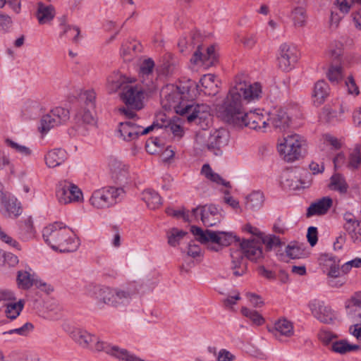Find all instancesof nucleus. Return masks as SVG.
I'll return each instance as SVG.
<instances>
[{"label": "nucleus", "instance_id": "obj_1", "mask_svg": "<svg viewBox=\"0 0 361 361\" xmlns=\"http://www.w3.org/2000/svg\"><path fill=\"white\" fill-rule=\"evenodd\" d=\"M197 85L194 81L188 80L176 87H167L162 90L165 106L173 108L176 114L185 116L190 123L195 122L202 128L207 126L212 120L210 107L204 104H195Z\"/></svg>", "mask_w": 361, "mask_h": 361}, {"label": "nucleus", "instance_id": "obj_2", "mask_svg": "<svg viewBox=\"0 0 361 361\" xmlns=\"http://www.w3.org/2000/svg\"><path fill=\"white\" fill-rule=\"evenodd\" d=\"M262 88L259 82L247 84L245 82H235L230 89L228 94L223 104L218 106L219 115L237 112L240 114V109H243V102L247 103L258 100L262 97Z\"/></svg>", "mask_w": 361, "mask_h": 361}, {"label": "nucleus", "instance_id": "obj_3", "mask_svg": "<svg viewBox=\"0 0 361 361\" xmlns=\"http://www.w3.org/2000/svg\"><path fill=\"white\" fill-rule=\"evenodd\" d=\"M201 35L200 32H195L188 37L180 39L178 47L181 53H189L197 46L190 62L195 66H203L205 68L217 66L220 65L219 53L215 45H210L204 48L201 44Z\"/></svg>", "mask_w": 361, "mask_h": 361}, {"label": "nucleus", "instance_id": "obj_4", "mask_svg": "<svg viewBox=\"0 0 361 361\" xmlns=\"http://www.w3.org/2000/svg\"><path fill=\"white\" fill-rule=\"evenodd\" d=\"M42 236L47 245L61 252H74L80 245L75 232L62 222H54L44 228Z\"/></svg>", "mask_w": 361, "mask_h": 361}, {"label": "nucleus", "instance_id": "obj_5", "mask_svg": "<svg viewBox=\"0 0 361 361\" xmlns=\"http://www.w3.org/2000/svg\"><path fill=\"white\" fill-rule=\"evenodd\" d=\"M88 290L99 306L111 307L126 305L136 293L131 286L110 287L93 284L88 286Z\"/></svg>", "mask_w": 361, "mask_h": 361}, {"label": "nucleus", "instance_id": "obj_6", "mask_svg": "<svg viewBox=\"0 0 361 361\" xmlns=\"http://www.w3.org/2000/svg\"><path fill=\"white\" fill-rule=\"evenodd\" d=\"M240 249L232 250L231 252V269L235 276L243 275L246 271L245 261L243 255L252 261H257L262 257L261 242L258 239L243 240L239 244Z\"/></svg>", "mask_w": 361, "mask_h": 361}, {"label": "nucleus", "instance_id": "obj_7", "mask_svg": "<svg viewBox=\"0 0 361 361\" xmlns=\"http://www.w3.org/2000/svg\"><path fill=\"white\" fill-rule=\"evenodd\" d=\"M219 116L226 123L238 128L247 126L254 130H264L269 123V112L264 110L245 113L244 109H240V114L229 112Z\"/></svg>", "mask_w": 361, "mask_h": 361}, {"label": "nucleus", "instance_id": "obj_8", "mask_svg": "<svg viewBox=\"0 0 361 361\" xmlns=\"http://www.w3.org/2000/svg\"><path fill=\"white\" fill-rule=\"evenodd\" d=\"M229 140V133L224 128L213 129L210 132L202 131L196 135L197 145L215 156L222 154L223 149L228 145Z\"/></svg>", "mask_w": 361, "mask_h": 361}, {"label": "nucleus", "instance_id": "obj_9", "mask_svg": "<svg viewBox=\"0 0 361 361\" xmlns=\"http://www.w3.org/2000/svg\"><path fill=\"white\" fill-rule=\"evenodd\" d=\"M190 231L200 243L212 244L209 248L214 251H218L220 246H228L233 242L240 240L231 232L203 231L195 226H191Z\"/></svg>", "mask_w": 361, "mask_h": 361}, {"label": "nucleus", "instance_id": "obj_10", "mask_svg": "<svg viewBox=\"0 0 361 361\" xmlns=\"http://www.w3.org/2000/svg\"><path fill=\"white\" fill-rule=\"evenodd\" d=\"M306 147L305 137L293 133L283 137L278 145V150L285 161L292 162L303 157Z\"/></svg>", "mask_w": 361, "mask_h": 361}, {"label": "nucleus", "instance_id": "obj_11", "mask_svg": "<svg viewBox=\"0 0 361 361\" xmlns=\"http://www.w3.org/2000/svg\"><path fill=\"white\" fill-rule=\"evenodd\" d=\"M121 99L128 107L120 108V113L126 118L133 119L136 116L135 110H140L143 107V90L139 86L127 84L122 89Z\"/></svg>", "mask_w": 361, "mask_h": 361}, {"label": "nucleus", "instance_id": "obj_12", "mask_svg": "<svg viewBox=\"0 0 361 361\" xmlns=\"http://www.w3.org/2000/svg\"><path fill=\"white\" fill-rule=\"evenodd\" d=\"M70 118L69 111L65 108L57 106L44 115L38 127L42 135L47 134L51 128L64 124Z\"/></svg>", "mask_w": 361, "mask_h": 361}, {"label": "nucleus", "instance_id": "obj_13", "mask_svg": "<svg viewBox=\"0 0 361 361\" xmlns=\"http://www.w3.org/2000/svg\"><path fill=\"white\" fill-rule=\"evenodd\" d=\"M345 307L354 322L349 326V334L361 341V291L354 293L346 302Z\"/></svg>", "mask_w": 361, "mask_h": 361}, {"label": "nucleus", "instance_id": "obj_14", "mask_svg": "<svg viewBox=\"0 0 361 361\" xmlns=\"http://www.w3.org/2000/svg\"><path fill=\"white\" fill-rule=\"evenodd\" d=\"M161 128V126L155 123L145 128L134 121H128L119 123L118 133L123 140L131 142L137 139L140 135L148 134L154 128Z\"/></svg>", "mask_w": 361, "mask_h": 361}, {"label": "nucleus", "instance_id": "obj_15", "mask_svg": "<svg viewBox=\"0 0 361 361\" xmlns=\"http://www.w3.org/2000/svg\"><path fill=\"white\" fill-rule=\"evenodd\" d=\"M56 193L59 202L63 204L81 202L83 200L81 190L76 185L66 180L59 182Z\"/></svg>", "mask_w": 361, "mask_h": 361}, {"label": "nucleus", "instance_id": "obj_16", "mask_svg": "<svg viewBox=\"0 0 361 361\" xmlns=\"http://www.w3.org/2000/svg\"><path fill=\"white\" fill-rule=\"evenodd\" d=\"M308 173L302 169L295 168L284 171L281 176V183L291 190H298L309 186L310 181L304 178Z\"/></svg>", "mask_w": 361, "mask_h": 361}, {"label": "nucleus", "instance_id": "obj_17", "mask_svg": "<svg viewBox=\"0 0 361 361\" xmlns=\"http://www.w3.org/2000/svg\"><path fill=\"white\" fill-rule=\"evenodd\" d=\"M0 212L7 218H16L21 214L18 200L8 192L0 190Z\"/></svg>", "mask_w": 361, "mask_h": 361}, {"label": "nucleus", "instance_id": "obj_18", "mask_svg": "<svg viewBox=\"0 0 361 361\" xmlns=\"http://www.w3.org/2000/svg\"><path fill=\"white\" fill-rule=\"evenodd\" d=\"M192 215L195 219L200 216L201 221L205 226H213L221 221V214L214 205H204L198 207L192 210Z\"/></svg>", "mask_w": 361, "mask_h": 361}, {"label": "nucleus", "instance_id": "obj_19", "mask_svg": "<svg viewBox=\"0 0 361 361\" xmlns=\"http://www.w3.org/2000/svg\"><path fill=\"white\" fill-rule=\"evenodd\" d=\"M109 166L111 178L115 182L120 185H125L131 181L128 165L116 158H111L109 161Z\"/></svg>", "mask_w": 361, "mask_h": 361}, {"label": "nucleus", "instance_id": "obj_20", "mask_svg": "<svg viewBox=\"0 0 361 361\" xmlns=\"http://www.w3.org/2000/svg\"><path fill=\"white\" fill-rule=\"evenodd\" d=\"M312 314L319 321L325 324H331L336 317L331 307L326 306L322 300L314 299L308 303Z\"/></svg>", "mask_w": 361, "mask_h": 361}, {"label": "nucleus", "instance_id": "obj_21", "mask_svg": "<svg viewBox=\"0 0 361 361\" xmlns=\"http://www.w3.org/2000/svg\"><path fill=\"white\" fill-rule=\"evenodd\" d=\"M300 56L299 51L293 44H282L279 50L277 58L279 66L281 68L294 66Z\"/></svg>", "mask_w": 361, "mask_h": 361}, {"label": "nucleus", "instance_id": "obj_22", "mask_svg": "<svg viewBox=\"0 0 361 361\" xmlns=\"http://www.w3.org/2000/svg\"><path fill=\"white\" fill-rule=\"evenodd\" d=\"M16 281L18 288L23 290H28L32 286L44 290V288L47 286V284L39 280L30 268L27 270L18 271L17 272Z\"/></svg>", "mask_w": 361, "mask_h": 361}, {"label": "nucleus", "instance_id": "obj_23", "mask_svg": "<svg viewBox=\"0 0 361 361\" xmlns=\"http://www.w3.org/2000/svg\"><path fill=\"white\" fill-rule=\"evenodd\" d=\"M345 223L343 228L352 241L355 243L361 242V220L357 219L352 213L343 214Z\"/></svg>", "mask_w": 361, "mask_h": 361}, {"label": "nucleus", "instance_id": "obj_24", "mask_svg": "<svg viewBox=\"0 0 361 361\" xmlns=\"http://www.w3.org/2000/svg\"><path fill=\"white\" fill-rule=\"evenodd\" d=\"M345 107L341 104L338 109H334L330 106H325L322 108L319 118L326 123L335 125L342 122L345 119Z\"/></svg>", "mask_w": 361, "mask_h": 361}, {"label": "nucleus", "instance_id": "obj_25", "mask_svg": "<svg viewBox=\"0 0 361 361\" xmlns=\"http://www.w3.org/2000/svg\"><path fill=\"white\" fill-rule=\"evenodd\" d=\"M142 44L133 38L126 39L121 44L120 56L125 62L131 61L137 54L142 51Z\"/></svg>", "mask_w": 361, "mask_h": 361}, {"label": "nucleus", "instance_id": "obj_26", "mask_svg": "<svg viewBox=\"0 0 361 361\" xmlns=\"http://www.w3.org/2000/svg\"><path fill=\"white\" fill-rule=\"evenodd\" d=\"M330 94V87L324 80H319L314 85L312 92V104L319 107L322 105Z\"/></svg>", "mask_w": 361, "mask_h": 361}, {"label": "nucleus", "instance_id": "obj_27", "mask_svg": "<svg viewBox=\"0 0 361 361\" xmlns=\"http://www.w3.org/2000/svg\"><path fill=\"white\" fill-rule=\"evenodd\" d=\"M268 127H274L280 130H284L289 125L290 118L287 113L281 109H275L269 112Z\"/></svg>", "mask_w": 361, "mask_h": 361}, {"label": "nucleus", "instance_id": "obj_28", "mask_svg": "<svg viewBox=\"0 0 361 361\" xmlns=\"http://www.w3.org/2000/svg\"><path fill=\"white\" fill-rule=\"evenodd\" d=\"M268 331L280 341L281 336L290 337L294 333L292 323L286 319H279L272 327L268 328Z\"/></svg>", "mask_w": 361, "mask_h": 361}, {"label": "nucleus", "instance_id": "obj_29", "mask_svg": "<svg viewBox=\"0 0 361 361\" xmlns=\"http://www.w3.org/2000/svg\"><path fill=\"white\" fill-rule=\"evenodd\" d=\"M319 262L327 269L328 279L332 277L340 276L341 271L339 268V259L330 254L326 253L320 256Z\"/></svg>", "mask_w": 361, "mask_h": 361}, {"label": "nucleus", "instance_id": "obj_30", "mask_svg": "<svg viewBox=\"0 0 361 361\" xmlns=\"http://www.w3.org/2000/svg\"><path fill=\"white\" fill-rule=\"evenodd\" d=\"M90 203L97 209H104L112 205L105 188L94 191L90 199Z\"/></svg>", "mask_w": 361, "mask_h": 361}, {"label": "nucleus", "instance_id": "obj_31", "mask_svg": "<svg viewBox=\"0 0 361 361\" xmlns=\"http://www.w3.org/2000/svg\"><path fill=\"white\" fill-rule=\"evenodd\" d=\"M331 205L332 200L330 197H322L310 205L307 210V216L323 215L328 212Z\"/></svg>", "mask_w": 361, "mask_h": 361}, {"label": "nucleus", "instance_id": "obj_32", "mask_svg": "<svg viewBox=\"0 0 361 361\" xmlns=\"http://www.w3.org/2000/svg\"><path fill=\"white\" fill-rule=\"evenodd\" d=\"M66 159V152L61 148L51 149L44 156L45 164L49 168H54L60 166Z\"/></svg>", "mask_w": 361, "mask_h": 361}, {"label": "nucleus", "instance_id": "obj_33", "mask_svg": "<svg viewBox=\"0 0 361 361\" xmlns=\"http://www.w3.org/2000/svg\"><path fill=\"white\" fill-rule=\"evenodd\" d=\"M69 334L82 348H90V345L96 340L94 336L81 329L74 328L69 332Z\"/></svg>", "mask_w": 361, "mask_h": 361}, {"label": "nucleus", "instance_id": "obj_34", "mask_svg": "<svg viewBox=\"0 0 361 361\" xmlns=\"http://www.w3.org/2000/svg\"><path fill=\"white\" fill-rule=\"evenodd\" d=\"M331 349L334 353L345 355L351 352L360 350L361 347L359 345L350 343L346 339H341L333 342Z\"/></svg>", "mask_w": 361, "mask_h": 361}, {"label": "nucleus", "instance_id": "obj_35", "mask_svg": "<svg viewBox=\"0 0 361 361\" xmlns=\"http://www.w3.org/2000/svg\"><path fill=\"white\" fill-rule=\"evenodd\" d=\"M202 87H204L206 93L210 95H216L219 92L221 81L214 75L206 74L200 79Z\"/></svg>", "mask_w": 361, "mask_h": 361}, {"label": "nucleus", "instance_id": "obj_36", "mask_svg": "<svg viewBox=\"0 0 361 361\" xmlns=\"http://www.w3.org/2000/svg\"><path fill=\"white\" fill-rule=\"evenodd\" d=\"M142 199L145 202L147 206L151 209H155L161 204L160 195L151 189H147L142 194Z\"/></svg>", "mask_w": 361, "mask_h": 361}, {"label": "nucleus", "instance_id": "obj_37", "mask_svg": "<svg viewBox=\"0 0 361 361\" xmlns=\"http://www.w3.org/2000/svg\"><path fill=\"white\" fill-rule=\"evenodd\" d=\"M264 197L262 192L254 191L247 197L246 208L252 211L259 210L263 206Z\"/></svg>", "mask_w": 361, "mask_h": 361}, {"label": "nucleus", "instance_id": "obj_38", "mask_svg": "<svg viewBox=\"0 0 361 361\" xmlns=\"http://www.w3.org/2000/svg\"><path fill=\"white\" fill-rule=\"evenodd\" d=\"M126 78L121 75L118 72H114L113 75L109 76L107 79V89L109 93H114L118 89H123L126 85Z\"/></svg>", "mask_w": 361, "mask_h": 361}, {"label": "nucleus", "instance_id": "obj_39", "mask_svg": "<svg viewBox=\"0 0 361 361\" xmlns=\"http://www.w3.org/2000/svg\"><path fill=\"white\" fill-rule=\"evenodd\" d=\"M94 108L82 107L75 115V119L78 122H81L85 124H94L95 123L94 118Z\"/></svg>", "mask_w": 361, "mask_h": 361}, {"label": "nucleus", "instance_id": "obj_40", "mask_svg": "<svg viewBox=\"0 0 361 361\" xmlns=\"http://www.w3.org/2000/svg\"><path fill=\"white\" fill-rule=\"evenodd\" d=\"M54 16V9L51 6H44L39 3L38 4L37 17L41 24L51 20Z\"/></svg>", "mask_w": 361, "mask_h": 361}, {"label": "nucleus", "instance_id": "obj_41", "mask_svg": "<svg viewBox=\"0 0 361 361\" xmlns=\"http://www.w3.org/2000/svg\"><path fill=\"white\" fill-rule=\"evenodd\" d=\"M307 18L306 11L302 7H296L292 11L291 18L295 27H305L307 23Z\"/></svg>", "mask_w": 361, "mask_h": 361}, {"label": "nucleus", "instance_id": "obj_42", "mask_svg": "<svg viewBox=\"0 0 361 361\" xmlns=\"http://www.w3.org/2000/svg\"><path fill=\"white\" fill-rule=\"evenodd\" d=\"M201 173L204 175L207 179L216 183L218 184H221L225 185L226 187H230L229 182L225 181L219 174L214 173L210 166L209 164H204L202 166Z\"/></svg>", "mask_w": 361, "mask_h": 361}, {"label": "nucleus", "instance_id": "obj_43", "mask_svg": "<svg viewBox=\"0 0 361 361\" xmlns=\"http://www.w3.org/2000/svg\"><path fill=\"white\" fill-rule=\"evenodd\" d=\"M6 307L5 313L6 317L9 319H16L22 311L24 302L22 300H19L18 302H8L4 304Z\"/></svg>", "mask_w": 361, "mask_h": 361}, {"label": "nucleus", "instance_id": "obj_44", "mask_svg": "<svg viewBox=\"0 0 361 361\" xmlns=\"http://www.w3.org/2000/svg\"><path fill=\"white\" fill-rule=\"evenodd\" d=\"M187 234L186 232L176 228H172L167 231L166 235L168 243L173 247L177 246L183 238Z\"/></svg>", "mask_w": 361, "mask_h": 361}, {"label": "nucleus", "instance_id": "obj_45", "mask_svg": "<svg viewBox=\"0 0 361 361\" xmlns=\"http://www.w3.org/2000/svg\"><path fill=\"white\" fill-rule=\"evenodd\" d=\"M361 164L360 147L356 145L349 154L347 166L350 169H356Z\"/></svg>", "mask_w": 361, "mask_h": 361}, {"label": "nucleus", "instance_id": "obj_46", "mask_svg": "<svg viewBox=\"0 0 361 361\" xmlns=\"http://www.w3.org/2000/svg\"><path fill=\"white\" fill-rule=\"evenodd\" d=\"M286 253L291 259H300L306 256V252L297 243H290L286 247Z\"/></svg>", "mask_w": 361, "mask_h": 361}, {"label": "nucleus", "instance_id": "obj_47", "mask_svg": "<svg viewBox=\"0 0 361 361\" xmlns=\"http://www.w3.org/2000/svg\"><path fill=\"white\" fill-rule=\"evenodd\" d=\"M241 312L243 316L250 319L252 323L257 326H261L265 322L263 317L255 310H250L247 307H242Z\"/></svg>", "mask_w": 361, "mask_h": 361}, {"label": "nucleus", "instance_id": "obj_48", "mask_svg": "<svg viewBox=\"0 0 361 361\" xmlns=\"http://www.w3.org/2000/svg\"><path fill=\"white\" fill-rule=\"evenodd\" d=\"M79 98L85 103V107L95 108L96 93L93 90L81 91Z\"/></svg>", "mask_w": 361, "mask_h": 361}, {"label": "nucleus", "instance_id": "obj_49", "mask_svg": "<svg viewBox=\"0 0 361 361\" xmlns=\"http://www.w3.org/2000/svg\"><path fill=\"white\" fill-rule=\"evenodd\" d=\"M330 187L331 189L345 192L347 190V184L343 177L340 174H335L331 178Z\"/></svg>", "mask_w": 361, "mask_h": 361}, {"label": "nucleus", "instance_id": "obj_50", "mask_svg": "<svg viewBox=\"0 0 361 361\" xmlns=\"http://www.w3.org/2000/svg\"><path fill=\"white\" fill-rule=\"evenodd\" d=\"M6 145L13 149L16 152L19 153L20 154L29 157L32 154V150L25 145H21L17 142H15L10 139L6 140Z\"/></svg>", "mask_w": 361, "mask_h": 361}, {"label": "nucleus", "instance_id": "obj_51", "mask_svg": "<svg viewBox=\"0 0 361 361\" xmlns=\"http://www.w3.org/2000/svg\"><path fill=\"white\" fill-rule=\"evenodd\" d=\"M355 4H357V2H353L351 0H336L332 8L336 11L338 10L341 13L345 15L349 13Z\"/></svg>", "mask_w": 361, "mask_h": 361}, {"label": "nucleus", "instance_id": "obj_52", "mask_svg": "<svg viewBox=\"0 0 361 361\" xmlns=\"http://www.w3.org/2000/svg\"><path fill=\"white\" fill-rule=\"evenodd\" d=\"M262 244H264L268 250H271L273 247L279 246L281 241L279 237L273 235H265L263 233L261 238L259 239Z\"/></svg>", "mask_w": 361, "mask_h": 361}, {"label": "nucleus", "instance_id": "obj_53", "mask_svg": "<svg viewBox=\"0 0 361 361\" xmlns=\"http://www.w3.org/2000/svg\"><path fill=\"white\" fill-rule=\"evenodd\" d=\"M105 188L109 194V200H111L112 205L116 202L120 201L125 193L124 190L122 188L108 187Z\"/></svg>", "mask_w": 361, "mask_h": 361}, {"label": "nucleus", "instance_id": "obj_54", "mask_svg": "<svg viewBox=\"0 0 361 361\" xmlns=\"http://www.w3.org/2000/svg\"><path fill=\"white\" fill-rule=\"evenodd\" d=\"M342 50L343 44L341 42L335 41L329 47V54L334 61H339Z\"/></svg>", "mask_w": 361, "mask_h": 361}, {"label": "nucleus", "instance_id": "obj_55", "mask_svg": "<svg viewBox=\"0 0 361 361\" xmlns=\"http://www.w3.org/2000/svg\"><path fill=\"white\" fill-rule=\"evenodd\" d=\"M30 354L27 352H13L7 360H4V355L1 356L0 361H30Z\"/></svg>", "mask_w": 361, "mask_h": 361}, {"label": "nucleus", "instance_id": "obj_56", "mask_svg": "<svg viewBox=\"0 0 361 361\" xmlns=\"http://www.w3.org/2000/svg\"><path fill=\"white\" fill-rule=\"evenodd\" d=\"M80 30L77 26L67 25L65 27L63 35H66L68 37L72 38L73 42H78L80 39Z\"/></svg>", "mask_w": 361, "mask_h": 361}, {"label": "nucleus", "instance_id": "obj_57", "mask_svg": "<svg viewBox=\"0 0 361 361\" xmlns=\"http://www.w3.org/2000/svg\"><path fill=\"white\" fill-rule=\"evenodd\" d=\"M34 329V326L30 322H27L25 324H23L21 327L11 329L7 332H5L4 334H17L20 336H27L30 332H31Z\"/></svg>", "mask_w": 361, "mask_h": 361}, {"label": "nucleus", "instance_id": "obj_58", "mask_svg": "<svg viewBox=\"0 0 361 361\" xmlns=\"http://www.w3.org/2000/svg\"><path fill=\"white\" fill-rule=\"evenodd\" d=\"M326 75L329 80L333 83L339 82L343 78L342 69H328Z\"/></svg>", "mask_w": 361, "mask_h": 361}, {"label": "nucleus", "instance_id": "obj_59", "mask_svg": "<svg viewBox=\"0 0 361 361\" xmlns=\"http://www.w3.org/2000/svg\"><path fill=\"white\" fill-rule=\"evenodd\" d=\"M361 267V258L356 257L352 260H350L344 263L341 267V271L344 274H348L352 268H360Z\"/></svg>", "mask_w": 361, "mask_h": 361}, {"label": "nucleus", "instance_id": "obj_60", "mask_svg": "<svg viewBox=\"0 0 361 361\" xmlns=\"http://www.w3.org/2000/svg\"><path fill=\"white\" fill-rule=\"evenodd\" d=\"M23 111L30 116H35L39 112L40 106L35 101H28L25 104Z\"/></svg>", "mask_w": 361, "mask_h": 361}, {"label": "nucleus", "instance_id": "obj_61", "mask_svg": "<svg viewBox=\"0 0 361 361\" xmlns=\"http://www.w3.org/2000/svg\"><path fill=\"white\" fill-rule=\"evenodd\" d=\"M11 18L2 12H0V30L7 32L12 25Z\"/></svg>", "mask_w": 361, "mask_h": 361}, {"label": "nucleus", "instance_id": "obj_62", "mask_svg": "<svg viewBox=\"0 0 361 361\" xmlns=\"http://www.w3.org/2000/svg\"><path fill=\"white\" fill-rule=\"evenodd\" d=\"M0 239L8 244V245L16 247L17 250H20L19 243L14 240L12 237L6 233L2 228L0 227Z\"/></svg>", "mask_w": 361, "mask_h": 361}, {"label": "nucleus", "instance_id": "obj_63", "mask_svg": "<svg viewBox=\"0 0 361 361\" xmlns=\"http://www.w3.org/2000/svg\"><path fill=\"white\" fill-rule=\"evenodd\" d=\"M341 19L342 16L337 13L336 10L331 8V17L329 20L330 29L332 30H336L338 27V25Z\"/></svg>", "mask_w": 361, "mask_h": 361}, {"label": "nucleus", "instance_id": "obj_64", "mask_svg": "<svg viewBox=\"0 0 361 361\" xmlns=\"http://www.w3.org/2000/svg\"><path fill=\"white\" fill-rule=\"evenodd\" d=\"M319 338L323 343L328 345L331 342H334L333 340L336 338V336L332 332L328 331H322L319 333Z\"/></svg>", "mask_w": 361, "mask_h": 361}]
</instances>
